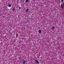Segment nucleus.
<instances>
[{
    "label": "nucleus",
    "mask_w": 64,
    "mask_h": 64,
    "mask_svg": "<svg viewBox=\"0 0 64 64\" xmlns=\"http://www.w3.org/2000/svg\"><path fill=\"white\" fill-rule=\"evenodd\" d=\"M35 61L36 62V63H38V64H39V62H38V61L37 60H35Z\"/></svg>",
    "instance_id": "1"
},
{
    "label": "nucleus",
    "mask_w": 64,
    "mask_h": 64,
    "mask_svg": "<svg viewBox=\"0 0 64 64\" xmlns=\"http://www.w3.org/2000/svg\"><path fill=\"white\" fill-rule=\"evenodd\" d=\"M55 28V27H54V26H52V29L53 30H54V29Z\"/></svg>",
    "instance_id": "2"
},
{
    "label": "nucleus",
    "mask_w": 64,
    "mask_h": 64,
    "mask_svg": "<svg viewBox=\"0 0 64 64\" xmlns=\"http://www.w3.org/2000/svg\"><path fill=\"white\" fill-rule=\"evenodd\" d=\"M41 30H39L38 31V32L40 33V34H41Z\"/></svg>",
    "instance_id": "3"
},
{
    "label": "nucleus",
    "mask_w": 64,
    "mask_h": 64,
    "mask_svg": "<svg viewBox=\"0 0 64 64\" xmlns=\"http://www.w3.org/2000/svg\"><path fill=\"white\" fill-rule=\"evenodd\" d=\"M8 6L9 7H11V4H9L8 5Z\"/></svg>",
    "instance_id": "4"
},
{
    "label": "nucleus",
    "mask_w": 64,
    "mask_h": 64,
    "mask_svg": "<svg viewBox=\"0 0 64 64\" xmlns=\"http://www.w3.org/2000/svg\"><path fill=\"white\" fill-rule=\"evenodd\" d=\"M23 64H25V61H23V62H22Z\"/></svg>",
    "instance_id": "5"
},
{
    "label": "nucleus",
    "mask_w": 64,
    "mask_h": 64,
    "mask_svg": "<svg viewBox=\"0 0 64 64\" xmlns=\"http://www.w3.org/2000/svg\"><path fill=\"white\" fill-rule=\"evenodd\" d=\"M26 0V3H27V2H28V0Z\"/></svg>",
    "instance_id": "6"
},
{
    "label": "nucleus",
    "mask_w": 64,
    "mask_h": 64,
    "mask_svg": "<svg viewBox=\"0 0 64 64\" xmlns=\"http://www.w3.org/2000/svg\"><path fill=\"white\" fill-rule=\"evenodd\" d=\"M28 10L29 9L28 8L26 10V12H28Z\"/></svg>",
    "instance_id": "7"
},
{
    "label": "nucleus",
    "mask_w": 64,
    "mask_h": 64,
    "mask_svg": "<svg viewBox=\"0 0 64 64\" xmlns=\"http://www.w3.org/2000/svg\"><path fill=\"white\" fill-rule=\"evenodd\" d=\"M19 8L20 9H21V8L20 7H19Z\"/></svg>",
    "instance_id": "8"
},
{
    "label": "nucleus",
    "mask_w": 64,
    "mask_h": 64,
    "mask_svg": "<svg viewBox=\"0 0 64 64\" xmlns=\"http://www.w3.org/2000/svg\"><path fill=\"white\" fill-rule=\"evenodd\" d=\"M12 10H15V8H13L12 9Z\"/></svg>",
    "instance_id": "9"
},
{
    "label": "nucleus",
    "mask_w": 64,
    "mask_h": 64,
    "mask_svg": "<svg viewBox=\"0 0 64 64\" xmlns=\"http://www.w3.org/2000/svg\"><path fill=\"white\" fill-rule=\"evenodd\" d=\"M61 2H63V0H61Z\"/></svg>",
    "instance_id": "10"
},
{
    "label": "nucleus",
    "mask_w": 64,
    "mask_h": 64,
    "mask_svg": "<svg viewBox=\"0 0 64 64\" xmlns=\"http://www.w3.org/2000/svg\"><path fill=\"white\" fill-rule=\"evenodd\" d=\"M62 4H61V7H62Z\"/></svg>",
    "instance_id": "11"
},
{
    "label": "nucleus",
    "mask_w": 64,
    "mask_h": 64,
    "mask_svg": "<svg viewBox=\"0 0 64 64\" xmlns=\"http://www.w3.org/2000/svg\"><path fill=\"white\" fill-rule=\"evenodd\" d=\"M62 9H63V7H62Z\"/></svg>",
    "instance_id": "12"
},
{
    "label": "nucleus",
    "mask_w": 64,
    "mask_h": 64,
    "mask_svg": "<svg viewBox=\"0 0 64 64\" xmlns=\"http://www.w3.org/2000/svg\"><path fill=\"white\" fill-rule=\"evenodd\" d=\"M63 5H64V3H63Z\"/></svg>",
    "instance_id": "13"
}]
</instances>
